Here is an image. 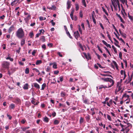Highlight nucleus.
Segmentation results:
<instances>
[{
	"instance_id": "nucleus-54",
	"label": "nucleus",
	"mask_w": 133,
	"mask_h": 133,
	"mask_svg": "<svg viewBox=\"0 0 133 133\" xmlns=\"http://www.w3.org/2000/svg\"><path fill=\"white\" fill-rule=\"evenodd\" d=\"M7 117H9V119L10 120L12 119V117L10 115L8 114H7Z\"/></svg>"
},
{
	"instance_id": "nucleus-33",
	"label": "nucleus",
	"mask_w": 133,
	"mask_h": 133,
	"mask_svg": "<svg viewBox=\"0 0 133 133\" xmlns=\"http://www.w3.org/2000/svg\"><path fill=\"white\" fill-rule=\"evenodd\" d=\"M104 48L105 49V50H106V51H107L108 52V54H109L110 56H111V54L110 52L109 51V50H108V49H107V48L106 47H104Z\"/></svg>"
},
{
	"instance_id": "nucleus-58",
	"label": "nucleus",
	"mask_w": 133,
	"mask_h": 133,
	"mask_svg": "<svg viewBox=\"0 0 133 133\" xmlns=\"http://www.w3.org/2000/svg\"><path fill=\"white\" fill-rule=\"evenodd\" d=\"M102 42L106 46L108 44L104 40L102 41Z\"/></svg>"
},
{
	"instance_id": "nucleus-17",
	"label": "nucleus",
	"mask_w": 133,
	"mask_h": 133,
	"mask_svg": "<svg viewBox=\"0 0 133 133\" xmlns=\"http://www.w3.org/2000/svg\"><path fill=\"white\" fill-rule=\"evenodd\" d=\"M14 28L13 26L12 25L9 28L8 30L9 32V33H10L12 31H13L14 30Z\"/></svg>"
},
{
	"instance_id": "nucleus-12",
	"label": "nucleus",
	"mask_w": 133,
	"mask_h": 133,
	"mask_svg": "<svg viewBox=\"0 0 133 133\" xmlns=\"http://www.w3.org/2000/svg\"><path fill=\"white\" fill-rule=\"evenodd\" d=\"M125 97H127V99H125V101H126L129 99V96L127 95L126 94H124L122 96V98H124Z\"/></svg>"
},
{
	"instance_id": "nucleus-8",
	"label": "nucleus",
	"mask_w": 133,
	"mask_h": 133,
	"mask_svg": "<svg viewBox=\"0 0 133 133\" xmlns=\"http://www.w3.org/2000/svg\"><path fill=\"white\" fill-rule=\"evenodd\" d=\"M15 102L17 104H21V101L19 98H16L15 99Z\"/></svg>"
},
{
	"instance_id": "nucleus-38",
	"label": "nucleus",
	"mask_w": 133,
	"mask_h": 133,
	"mask_svg": "<svg viewBox=\"0 0 133 133\" xmlns=\"http://www.w3.org/2000/svg\"><path fill=\"white\" fill-rule=\"evenodd\" d=\"M36 50H34L32 52V55L34 56H35V54L36 52Z\"/></svg>"
},
{
	"instance_id": "nucleus-53",
	"label": "nucleus",
	"mask_w": 133,
	"mask_h": 133,
	"mask_svg": "<svg viewBox=\"0 0 133 133\" xmlns=\"http://www.w3.org/2000/svg\"><path fill=\"white\" fill-rule=\"evenodd\" d=\"M79 32H80V34H82V32L81 29V28H80V25H79Z\"/></svg>"
},
{
	"instance_id": "nucleus-52",
	"label": "nucleus",
	"mask_w": 133,
	"mask_h": 133,
	"mask_svg": "<svg viewBox=\"0 0 133 133\" xmlns=\"http://www.w3.org/2000/svg\"><path fill=\"white\" fill-rule=\"evenodd\" d=\"M42 48L44 50H45L46 49V46L45 45V44L43 45L42 46Z\"/></svg>"
},
{
	"instance_id": "nucleus-21",
	"label": "nucleus",
	"mask_w": 133,
	"mask_h": 133,
	"mask_svg": "<svg viewBox=\"0 0 133 133\" xmlns=\"http://www.w3.org/2000/svg\"><path fill=\"white\" fill-rule=\"evenodd\" d=\"M49 119L46 116H45L44 118L43 121L46 123H48L49 122Z\"/></svg>"
},
{
	"instance_id": "nucleus-34",
	"label": "nucleus",
	"mask_w": 133,
	"mask_h": 133,
	"mask_svg": "<svg viewBox=\"0 0 133 133\" xmlns=\"http://www.w3.org/2000/svg\"><path fill=\"white\" fill-rule=\"evenodd\" d=\"M39 19L40 21H42L46 19V18L40 16L39 17Z\"/></svg>"
},
{
	"instance_id": "nucleus-26",
	"label": "nucleus",
	"mask_w": 133,
	"mask_h": 133,
	"mask_svg": "<svg viewBox=\"0 0 133 133\" xmlns=\"http://www.w3.org/2000/svg\"><path fill=\"white\" fill-rule=\"evenodd\" d=\"M59 123V122L57 120H55L54 122V123L55 124L57 125Z\"/></svg>"
},
{
	"instance_id": "nucleus-3",
	"label": "nucleus",
	"mask_w": 133,
	"mask_h": 133,
	"mask_svg": "<svg viewBox=\"0 0 133 133\" xmlns=\"http://www.w3.org/2000/svg\"><path fill=\"white\" fill-rule=\"evenodd\" d=\"M9 63L7 61H3L2 63V67L5 69H9Z\"/></svg>"
},
{
	"instance_id": "nucleus-49",
	"label": "nucleus",
	"mask_w": 133,
	"mask_h": 133,
	"mask_svg": "<svg viewBox=\"0 0 133 133\" xmlns=\"http://www.w3.org/2000/svg\"><path fill=\"white\" fill-rule=\"evenodd\" d=\"M121 86V84L120 83L118 82L117 83V88H118V87Z\"/></svg>"
},
{
	"instance_id": "nucleus-35",
	"label": "nucleus",
	"mask_w": 133,
	"mask_h": 133,
	"mask_svg": "<svg viewBox=\"0 0 133 133\" xmlns=\"http://www.w3.org/2000/svg\"><path fill=\"white\" fill-rule=\"evenodd\" d=\"M72 19L73 20H74L75 21H76L77 19V17L75 16L74 17L73 16H72L71 17Z\"/></svg>"
},
{
	"instance_id": "nucleus-28",
	"label": "nucleus",
	"mask_w": 133,
	"mask_h": 133,
	"mask_svg": "<svg viewBox=\"0 0 133 133\" xmlns=\"http://www.w3.org/2000/svg\"><path fill=\"white\" fill-rule=\"evenodd\" d=\"M25 73L26 74H28L29 73V69L28 68H26L25 70Z\"/></svg>"
},
{
	"instance_id": "nucleus-62",
	"label": "nucleus",
	"mask_w": 133,
	"mask_h": 133,
	"mask_svg": "<svg viewBox=\"0 0 133 133\" xmlns=\"http://www.w3.org/2000/svg\"><path fill=\"white\" fill-rule=\"evenodd\" d=\"M122 22V23H124V21L123 20V19L121 17V18L120 19H119Z\"/></svg>"
},
{
	"instance_id": "nucleus-20",
	"label": "nucleus",
	"mask_w": 133,
	"mask_h": 133,
	"mask_svg": "<svg viewBox=\"0 0 133 133\" xmlns=\"http://www.w3.org/2000/svg\"><path fill=\"white\" fill-rule=\"evenodd\" d=\"M15 108V105L13 104H11L9 107V108L10 109H14Z\"/></svg>"
},
{
	"instance_id": "nucleus-23",
	"label": "nucleus",
	"mask_w": 133,
	"mask_h": 133,
	"mask_svg": "<svg viewBox=\"0 0 133 133\" xmlns=\"http://www.w3.org/2000/svg\"><path fill=\"white\" fill-rule=\"evenodd\" d=\"M46 87V84L45 83H44L42 86L41 90H44L45 88Z\"/></svg>"
},
{
	"instance_id": "nucleus-60",
	"label": "nucleus",
	"mask_w": 133,
	"mask_h": 133,
	"mask_svg": "<svg viewBox=\"0 0 133 133\" xmlns=\"http://www.w3.org/2000/svg\"><path fill=\"white\" fill-rule=\"evenodd\" d=\"M102 9H103V10L104 11V12L107 15H108V14L107 12L106 11V10L103 8H102Z\"/></svg>"
},
{
	"instance_id": "nucleus-55",
	"label": "nucleus",
	"mask_w": 133,
	"mask_h": 133,
	"mask_svg": "<svg viewBox=\"0 0 133 133\" xmlns=\"http://www.w3.org/2000/svg\"><path fill=\"white\" fill-rule=\"evenodd\" d=\"M97 47L98 48V50H99V51L101 53H102L103 52V51H102L101 50V49H100V47L98 45L97 46Z\"/></svg>"
},
{
	"instance_id": "nucleus-7",
	"label": "nucleus",
	"mask_w": 133,
	"mask_h": 133,
	"mask_svg": "<svg viewBox=\"0 0 133 133\" xmlns=\"http://www.w3.org/2000/svg\"><path fill=\"white\" fill-rule=\"evenodd\" d=\"M128 127H127L125 129V131L126 133H128L129 131L130 130V129L129 128V127H130L132 128V125L129 123H128Z\"/></svg>"
},
{
	"instance_id": "nucleus-13",
	"label": "nucleus",
	"mask_w": 133,
	"mask_h": 133,
	"mask_svg": "<svg viewBox=\"0 0 133 133\" xmlns=\"http://www.w3.org/2000/svg\"><path fill=\"white\" fill-rule=\"evenodd\" d=\"M125 97H127V99H125V101H126L129 99V96L127 95L126 94H124L122 96V98H124Z\"/></svg>"
},
{
	"instance_id": "nucleus-6",
	"label": "nucleus",
	"mask_w": 133,
	"mask_h": 133,
	"mask_svg": "<svg viewBox=\"0 0 133 133\" xmlns=\"http://www.w3.org/2000/svg\"><path fill=\"white\" fill-rule=\"evenodd\" d=\"M74 35L76 39L78 40V37L80 36V35L78 31H76L74 32Z\"/></svg>"
},
{
	"instance_id": "nucleus-51",
	"label": "nucleus",
	"mask_w": 133,
	"mask_h": 133,
	"mask_svg": "<svg viewBox=\"0 0 133 133\" xmlns=\"http://www.w3.org/2000/svg\"><path fill=\"white\" fill-rule=\"evenodd\" d=\"M29 35L31 38L32 37L34 36V34H33V33L32 32H30L29 33Z\"/></svg>"
},
{
	"instance_id": "nucleus-22",
	"label": "nucleus",
	"mask_w": 133,
	"mask_h": 133,
	"mask_svg": "<svg viewBox=\"0 0 133 133\" xmlns=\"http://www.w3.org/2000/svg\"><path fill=\"white\" fill-rule=\"evenodd\" d=\"M71 2H70L69 1H68L67 2V5L68 6L67 7V8L68 9H69L70 8L71 5H70V4H71Z\"/></svg>"
},
{
	"instance_id": "nucleus-4",
	"label": "nucleus",
	"mask_w": 133,
	"mask_h": 133,
	"mask_svg": "<svg viewBox=\"0 0 133 133\" xmlns=\"http://www.w3.org/2000/svg\"><path fill=\"white\" fill-rule=\"evenodd\" d=\"M111 3L115 10H117V0H111Z\"/></svg>"
},
{
	"instance_id": "nucleus-11",
	"label": "nucleus",
	"mask_w": 133,
	"mask_h": 133,
	"mask_svg": "<svg viewBox=\"0 0 133 133\" xmlns=\"http://www.w3.org/2000/svg\"><path fill=\"white\" fill-rule=\"evenodd\" d=\"M119 31L120 34L122 36V37L125 38H126V34L122 32L120 29L119 30Z\"/></svg>"
},
{
	"instance_id": "nucleus-64",
	"label": "nucleus",
	"mask_w": 133,
	"mask_h": 133,
	"mask_svg": "<svg viewBox=\"0 0 133 133\" xmlns=\"http://www.w3.org/2000/svg\"><path fill=\"white\" fill-rule=\"evenodd\" d=\"M69 133H75V131L73 130H71L69 132Z\"/></svg>"
},
{
	"instance_id": "nucleus-10",
	"label": "nucleus",
	"mask_w": 133,
	"mask_h": 133,
	"mask_svg": "<svg viewBox=\"0 0 133 133\" xmlns=\"http://www.w3.org/2000/svg\"><path fill=\"white\" fill-rule=\"evenodd\" d=\"M32 100L31 101V103L32 104H34V105H37L38 103H39V102H36L35 101V99L34 98H32Z\"/></svg>"
},
{
	"instance_id": "nucleus-16",
	"label": "nucleus",
	"mask_w": 133,
	"mask_h": 133,
	"mask_svg": "<svg viewBox=\"0 0 133 133\" xmlns=\"http://www.w3.org/2000/svg\"><path fill=\"white\" fill-rule=\"evenodd\" d=\"M85 118L87 122H90V118L89 115H88L87 116H86L85 117Z\"/></svg>"
},
{
	"instance_id": "nucleus-61",
	"label": "nucleus",
	"mask_w": 133,
	"mask_h": 133,
	"mask_svg": "<svg viewBox=\"0 0 133 133\" xmlns=\"http://www.w3.org/2000/svg\"><path fill=\"white\" fill-rule=\"evenodd\" d=\"M42 79L40 77L39 78V79H36V81H38L39 83L40 82V81H41Z\"/></svg>"
},
{
	"instance_id": "nucleus-15",
	"label": "nucleus",
	"mask_w": 133,
	"mask_h": 133,
	"mask_svg": "<svg viewBox=\"0 0 133 133\" xmlns=\"http://www.w3.org/2000/svg\"><path fill=\"white\" fill-rule=\"evenodd\" d=\"M28 86V83H26L24 85L23 88L24 90H28L29 89Z\"/></svg>"
},
{
	"instance_id": "nucleus-2",
	"label": "nucleus",
	"mask_w": 133,
	"mask_h": 133,
	"mask_svg": "<svg viewBox=\"0 0 133 133\" xmlns=\"http://www.w3.org/2000/svg\"><path fill=\"white\" fill-rule=\"evenodd\" d=\"M101 80H103L104 82H109L110 83H111V84L110 85H108V88H110L113 86L114 84V81L112 79L109 78H101Z\"/></svg>"
},
{
	"instance_id": "nucleus-32",
	"label": "nucleus",
	"mask_w": 133,
	"mask_h": 133,
	"mask_svg": "<svg viewBox=\"0 0 133 133\" xmlns=\"http://www.w3.org/2000/svg\"><path fill=\"white\" fill-rule=\"evenodd\" d=\"M74 9L73 8V9H72V11H71V14H70V16L71 17L72 16H73V14L74 13Z\"/></svg>"
},
{
	"instance_id": "nucleus-14",
	"label": "nucleus",
	"mask_w": 133,
	"mask_h": 133,
	"mask_svg": "<svg viewBox=\"0 0 133 133\" xmlns=\"http://www.w3.org/2000/svg\"><path fill=\"white\" fill-rule=\"evenodd\" d=\"M40 39L43 42L45 41V37L44 36H41Z\"/></svg>"
},
{
	"instance_id": "nucleus-41",
	"label": "nucleus",
	"mask_w": 133,
	"mask_h": 133,
	"mask_svg": "<svg viewBox=\"0 0 133 133\" xmlns=\"http://www.w3.org/2000/svg\"><path fill=\"white\" fill-rule=\"evenodd\" d=\"M57 64L56 63H54L53 64L52 67L54 69H57Z\"/></svg>"
},
{
	"instance_id": "nucleus-40",
	"label": "nucleus",
	"mask_w": 133,
	"mask_h": 133,
	"mask_svg": "<svg viewBox=\"0 0 133 133\" xmlns=\"http://www.w3.org/2000/svg\"><path fill=\"white\" fill-rule=\"evenodd\" d=\"M76 10L77 11L79 9V6L78 4H76Z\"/></svg>"
},
{
	"instance_id": "nucleus-19",
	"label": "nucleus",
	"mask_w": 133,
	"mask_h": 133,
	"mask_svg": "<svg viewBox=\"0 0 133 133\" xmlns=\"http://www.w3.org/2000/svg\"><path fill=\"white\" fill-rule=\"evenodd\" d=\"M25 39L23 38L21 40V46H22L25 44Z\"/></svg>"
},
{
	"instance_id": "nucleus-5",
	"label": "nucleus",
	"mask_w": 133,
	"mask_h": 133,
	"mask_svg": "<svg viewBox=\"0 0 133 133\" xmlns=\"http://www.w3.org/2000/svg\"><path fill=\"white\" fill-rule=\"evenodd\" d=\"M83 54L84 56L85 57V58L88 60H89V59H91V57L90 54L88 53L87 55L86 53L85 52H83Z\"/></svg>"
},
{
	"instance_id": "nucleus-56",
	"label": "nucleus",
	"mask_w": 133,
	"mask_h": 133,
	"mask_svg": "<svg viewBox=\"0 0 133 133\" xmlns=\"http://www.w3.org/2000/svg\"><path fill=\"white\" fill-rule=\"evenodd\" d=\"M29 128V127H25L24 128L22 129L23 130V131H25L26 129H28Z\"/></svg>"
},
{
	"instance_id": "nucleus-30",
	"label": "nucleus",
	"mask_w": 133,
	"mask_h": 133,
	"mask_svg": "<svg viewBox=\"0 0 133 133\" xmlns=\"http://www.w3.org/2000/svg\"><path fill=\"white\" fill-rule=\"evenodd\" d=\"M17 2H16V1L14 0V1L11 3V5L12 6H14L17 4Z\"/></svg>"
},
{
	"instance_id": "nucleus-36",
	"label": "nucleus",
	"mask_w": 133,
	"mask_h": 133,
	"mask_svg": "<svg viewBox=\"0 0 133 133\" xmlns=\"http://www.w3.org/2000/svg\"><path fill=\"white\" fill-rule=\"evenodd\" d=\"M117 5H118V7L119 9L120 10V4L118 0H117Z\"/></svg>"
},
{
	"instance_id": "nucleus-9",
	"label": "nucleus",
	"mask_w": 133,
	"mask_h": 133,
	"mask_svg": "<svg viewBox=\"0 0 133 133\" xmlns=\"http://www.w3.org/2000/svg\"><path fill=\"white\" fill-rule=\"evenodd\" d=\"M83 103L85 104L88 105L90 104L89 100L88 99L86 98H85L84 99H83Z\"/></svg>"
},
{
	"instance_id": "nucleus-42",
	"label": "nucleus",
	"mask_w": 133,
	"mask_h": 133,
	"mask_svg": "<svg viewBox=\"0 0 133 133\" xmlns=\"http://www.w3.org/2000/svg\"><path fill=\"white\" fill-rule=\"evenodd\" d=\"M46 71L47 72H49L50 71V68L49 66H47L46 69Z\"/></svg>"
},
{
	"instance_id": "nucleus-29",
	"label": "nucleus",
	"mask_w": 133,
	"mask_h": 133,
	"mask_svg": "<svg viewBox=\"0 0 133 133\" xmlns=\"http://www.w3.org/2000/svg\"><path fill=\"white\" fill-rule=\"evenodd\" d=\"M49 9L50 10H54L56 9V7L54 5H53L51 8H50Z\"/></svg>"
},
{
	"instance_id": "nucleus-18",
	"label": "nucleus",
	"mask_w": 133,
	"mask_h": 133,
	"mask_svg": "<svg viewBox=\"0 0 133 133\" xmlns=\"http://www.w3.org/2000/svg\"><path fill=\"white\" fill-rule=\"evenodd\" d=\"M34 87L38 89L40 88L39 85L36 83H34L33 84Z\"/></svg>"
},
{
	"instance_id": "nucleus-50",
	"label": "nucleus",
	"mask_w": 133,
	"mask_h": 133,
	"mask_svg": "<svg viewBox=\"0 0 133 133\" xmlns=\"http://www.w3.org/2000/svg\"><path fill=\"white\" fill-rule=\"evenodd\" d=\"M40 33H40V34H41V33H42L43 34H44V30L42 29L41 30H39Z\"/></svg>"
},
{
	"instance_id": "nucleus-37",
	"label": "nucleus",
	"mask_w": 133,
	"mask_h": 133,
	"mask_svg": "<svg viewBox=\"0 0 133 133\" xmlns=\"http://www.w3.org/2000/svg\"><path fill=\"white\" fill-rule=\"evenodd\" d=\"M30 18V16L29 15H28L27 17L25 18V21H26L28 20H29Z\"/></svg>"
},
{
	"instance_id": "nucleus-59",
	"label": "nucleus",
	"mask_w": 133,
	"mask_h": 133,
	"mask_svg": "<svg viewBox=\"0 0 133 133\" xmlns=\"http://www.w3.org/2000/svg\"><path fill=\"white\" fill-rule=\"evenodd\" d=\"M48 46H50L51 47H52L53 46V44L52 43H50L48 44Z\"/></svg>"
},
{
	"instance_id": "nucleus-31",
	"label": "nucleus",
	"mask_w": 133,
	"mask_h": 133,
	"mask_svg": "<svg viewBox=\"0 0 133 133\" xmlns=\"http://www.w3.org/2000/svg\"><path fill=\"white\" fill-rule=\"evenodd\" d=\"M82 3L83 5H84L85 7H86V4L85 0H82Z\"/></svg>"
},
{
	"instance_id": "nucleus-57",
	"label": "nucleus",
	"mask_w": 133,
	"mask_h": 133,
	"mask_svg": "<svg viewBox=\"0 0 133 133\" xmlns=\"http://www.w3.org/2000/svg\"><path fill=\"white\" fill-rule=\"evenodd\" d=\"M57 54L60 57H63L62 55L61 54V53L60 52H58Z\"/></svg>"
},
{
	"instance_id": "nucleus-46",
	"label": "nucleus",
	"mask_w": 133,
	"mask_h": 133,
	"mask_svg": "<svg viewBox=\"0 0 133 133\" xmlns=\"http://www.w3.org/2000/svg\"><path fill=\"white\" fill-rule=\"evenodd\" d=\"M60 81L62 82L63 81V76H61L59 77Z\"/></svg>"
},
{
	"instance_id": "nucleus-45",
	"label": "nucleus",
	"mask_w": 133,
	"mask_h": 133,
	"mask_svg": "<svg viewBox=\"0 0 133 133\" xmlns=\"http://www.w3.org/2000/svg\"><path fill=\"white\" fill-rule=\"evenodd\" d=\"M119 58L122 59V54L121 52H120L119 54Z\"/></svg>"
},
{
	"instance_id": "nucleus-39",
	"label": "nucleus",
	"mask_w": 133,
	"mask_h": 133,
	"mask_svg": "<svg viewBox=\"0 0 133 133\" xmlns=\"http://www.w3.org/2000/svg\"><path fill=\"white\" fill-rule=\"evenodd\" d=\"M107 118L110 121H111V118L110 116L108 114L107 115Z\"/></svg>"
},
{
	"instance_id": "nucleus-44",
	"label": "nucleus",
	"mask_w": 133,
	"mask_h": 133,
	"mask_svg": "<svg viewBox=\"0 0 133 133\" xmlns=\"http://www.w3.org/2000/svg\"><path fill=\"white\" fill-rule=\"evenodd\" d=\"M59 73V71L58 70H56L54 71V74L55 75H57Z\"/></svg>"
},
{
	"instance_id": "nucleus-63",
	"label": "nucleus",
	"mask_w": 133,
	"mask_h": 133,
	"mask_svg": "<svg viewBox=\"0 0 133 133\" xmlns=\"http://www.w3.org/2000/svg\"><path fill=\"white\" fill-rule=\"evenodd\" d=\"M56 113L55 112L52 114V115L53 116V117H55L56 116Z\"/></svg>"
},
{
	"instance_id": "nucleus-24",
	"label": "nucleus",
	"mask_w": 133,
	"mask_h": 133,
	"mask_svg": "<svg viewBox=\"0 0 133 133\" xmlns=\"http://www.w3.org/2000/svg\"><path fill=\"white\" fill-rule=\"evenodd\" d=\"M84 122V118L82 117H80L79 120V123L80 124H82Z\"/></svg>"
},
{
	"instance_id": "nucleus-27",
	"label": "nucleus",
	"mask_w": 133,
	"mask_h": 133,
	"mask_svg": "<svg viewBox=\"0 0 133 133\" xmlns=\"http://www.w3.org/2000/svg\"><path fill=\"white\" fill-rule=\"evenodd\" d=\"M42 61L41 60H37L36 62V64L37 65H38L39 64L41 63Z\"/></svg>"
},
{
	"instance_id": "nucleus-25",
	"label": "nucleus",
	"mask_w": 133,
	"mask_h": 133,
	"mask_svg": "<svg viewBox=\"0 0 133 133\" xmlns=\"http://www.w3.org/2000/svg\"><path fill=\"white\" fill-rule=\"evenodd\" d=\"M66 95L65 93L63 91H62L61 94V95L62 97H64Z\"/></svg>"
},
{
	"instance_id": "nucleus-1",
	"label": "nucleus",
	"mask_w": 133,
	"mask_h": 133,
	"mask_svg": "<svg viewBox=\"0 0 133 133\" xmlns=\"http://www.w3.org/2000/svg\"><path fill=\"white\" fill-rule=\"evenodd\" d=\"M16 35L19 39H22L24 38L25 33L22 28H20L16 32Z\"/></svg>"
},
{
	"instance_id": "nucleus-43",
	"label": "nucleus",
	"mask_w": 133,
	"mask_h": 133,
	"mask_svg": "<svg viewBox=\"0 0 133 133\" xmlns=\"http://www.w3.org/2000/svg\"><path fill=\"white\" fill-rule=\"evenodd\" d=\"M77 44L78 45V46L80 47V48L83 47L82 45L79 42H77Z\"/></svg>"
},
{
	"instance_id": "nucleus-48",
	"label": "nucleus",
	"mask_w": 133,
	"mask_h": 133,
	"mask_svg": "<svg viewBox=\"0 0 133 133\" xmlns=\"http://www.w3.org/2000/svg\"><path fill=\"white\" fill-rule=\"evenodd\" d=\"M104 86V85H100L99 86H98V87H99V89H101L102 88H103Z\"/></svg>"
},
{
	"instance_id": "nucleus-47",
	"label": "nucleus",
	"mask_w": 133,
	"mask_h": 133,
	"mask_svg": "<svg viewBox=\"0 0 133 133\" xmlns=\"http://www.w3.org/2000/svg\"><path fill=\"white\" fill-rule=\"evenodd\" d=\"M26 121L25 119H22L21 121V123L23 124H24L25 123Z\"/></svg>"
}]
</instances>
